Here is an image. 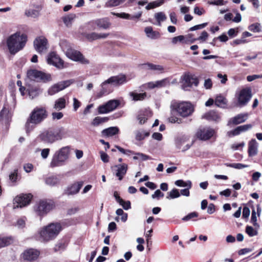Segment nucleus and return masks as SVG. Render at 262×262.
<instances>
[{
	"label": "nucleus",
	"mask_w": 262,
	"mask_h": 262,
	"mask_svg": "<svg viewBox=\"0 0 262 262\" xmlns=\"http://www.w3.org/2000/svg\"><path fill=\"white\" fill-rule=\"evenodd\" d=\"M31 194H22L15 197L13 200L14 208H21L28 205L32 199Z\"/></svg>",
	"instance_id": "15"
},
{
	"label": "nucleus",
	"mask_w": 262,
	"mask_h": 262,
	"mask_svg": "<svg viewBox=\"0 0 262 262\" xmlns=\"http://www.w3.org/2000/svg\"><path fill=\"white\" fill-rule=\"evenodd\" d=\"M27 40V35L16 32L9 36L6 40V45L11 54L14 55L21 50Z\"/></svg>",
	"instance_id": "3"
},
{
	"label": "nucleus",
	"mask_w": 262,
	"mask_h": 262,
	"mask_svg": "<svg viewBox=\"0 0 262 262\" xmlns=\"http://www.w3.org/2000/svg\"><path fill=\"white\" fill-rule=\"evenodd\" d=\"M63 116V114L61 112H53L52 113V117L53 120H60Z\"/></svg>",
	"instance_id": "62"
},
{
	"label": "nucleus",
	"mask_w": 262,
	"mask_h": 262,
	"mask_svg": "<svg viewBox=\"0 0 262 262\" xmlns=\"http://www.w3.org/2000/svg\"><path fill=\"white\" fill-rule=\"evenodd\" d=\"M41 90L39 88L37 87L33 88L29 90V97L32 99L38 96Z\"/></svg>",
	"instance_id": "43"
},
{
	"label": "nucleus",
	"mask_w": 262,
	"mask_h": 262,
	"mask_svg": "<svg viewBox=\"0 0 262 262\" xmlns=\"http://www.w3.org/2000/svg\"><path fill=\"white\" fill-rule=\"evenodd\" d=\"M164 2V0H156L151 2L147 4L145 7V9L147 10H149L150 9L156 8L162 5Z\"/></svg>",
	"instance_id": "33"
},
{
	"label": "nucleus",
	"mask_w": 262,
	"mask_h": 262,
	"mask_svg": "<svg viewBox=\"0 0 262 262\" xmlns=\"http://www.w3.org/2000/svg\"><path fill=\"white\" fill-rule=\"evenodd\" d=\"M39 254L40 252L38 250L34 249H29L24 252L23 258L24 260L31 261L37 259Z\"/></svg>",
	"instance_id": "21"
},
{
	"label": "nucleus",
	"mask_w": 262,
	"mask_h": 262,
	"mask_svg": "<svg viewBox=\"0 0 262 262\" xmlns=\"http://www.w3.org/2000/svg\"><path fill=\"white\" fill-rule=\"evenodd\" d=\"M171 116L168 121L172 123L181 122V119L173 115L174 112H177L181 117L185 118L192 114L194 112L193 105L188 102H173L170 105Z\"/></svg>",
	"instance_id": "1"
},
{
	"label": "nucleus",
	"mask_w": 262,
	"mask_h": 262,
	"mask_svg": "<svg viewBox=\"0 0 262 262\" xmlns=\"http://www.w3.org/2000/svg\"><path fill=\"white\" fill-rule=\"evenodd\" d=\"M99 154L100 155V158L101 160L104 162V163H107L109 161V156L107 154L104 152L103 151H100Z\"/></svg>",
	"instance_id": "60"
},
{
	"label": "nucleus",
	"mask_w": 262,
	"mask_h": 262,
	"mask_svg": "<svg viewBox=\"0 0 262 262\" xmlns=\"http://www.w3.org/2000/svg\"><path fill=\"white\" fill-rule=\"evenodd\" d=\"M26 15L29 17H37L39 15V11L36 9H29L26 11Z\"/></svg>",
	"instance_id": "50"
},
{
	"label": "nucleus",
	"mask_w": 262,
	"mask_h": 262,
	"mask_svg": "<svg viewBox=\"0 0 262 262\" xmlns=\"http://www.w3.org/2000/svg\"><path fill=\"white\" fill-rule=\"evenodd\" d=\"M89 25L93 27V29H95L94 26H97L99 28L106 30L110 27L111 23L110 22L108 18H103L92 21L89 23Z\"/></svg>",
	"instance_id": "19"
},
{
	"label": "nucleus",
	"mask_w": 262,
	"mask_h": 262,
	"mask_svg": "<svg viewBox=\"0 0 262 262\" xmlns=\"http://www.w3.org/2000/svg\"><path fill=\"white\" fill-rule=\"evenodd\" d=\"M226 99L222 96L216 97L215 100V104L219 107H224L226 104Z\"/></svg>",
	"instance_id": "42"
},
{
	"label": "nucleus",
	"mask_w": 262,
	"mask_h": 262,
	"mask_svg": "<svg viewBox=\"0 0 262 262\" xmlns=\"http://www.w3.org/2000/svg\"><path fill=\"white\" fill-rule=\"evenodd\" d=\"M54 207L51 200H40L34 206V210L39 216H43L50 211Z\"/></svg>",
	"instance_id": "7"
},
{
	"label": "nucleus",
	"mask_w": 262,
	"mask_h": 262,
	"mask_svg": "<svg viewBox=\"0 0 262 262\" xmlns=\"http://www.w3.org/2000/svg\"><path fill=\"white\" fill-rule=\"evenodd\" d=\"M126 81V77L124 75H120L112 76L102 82V86H105L106 84H111L118 85L123 84Z\"/></svg>",
	"instance_id": "20"
},
{
	"label": "nucleus",
	"mask_w": 262,
	"mask_h": 262,
	"mask_svg": "<svg viewBox=\"0 0 262 262\" xmlns=\"http://www.w3.org/2000/svg\"><path fill=\"white\" fill-rule=\"evenodd\" d=\"M133 159L135 160L146 161L151 159V158L148 156L143 153L137 152L135 153V156L133 157Z\"/></svg>",
	"instance_id": "44"
},
{
	"label": "nucleus",
	"mask_w": 262,
	"mask_h": 262,
	"mask_svg": "<svg viewBox=\"0 0 262 262\" xmlns=\"http://www.w3.org/2000/svg\"><path fill=\"white\" fill-rule=\"evenodd\" d=\"M83 184L82 181H80L72 184L67 188L66 192V194L69 195L77 193L82 186Z\"/></svg>",
	"instance_id": "24"
},
{
	"label": "nucleus",
	"mask_w": 262,
	"mask_h": 262,
	"mask_svg": "<svg viewBox=\"0 0 262 262\" xmlns=\"http://www.w3.org/2000/svg\"><path fill=\"white\" fill-rule=\"evenodd\" d=\"M110 33H97V32H92L90 33H88L85 34V38L90 41H92L95 40L100 39H105L107 38Z\"/></svg>",
	"instance_id": "22"
},
{
	"label": "nucleus",
	"mask_w": 262,
	"mask_h": 262,
	"mask_svg": "<svg viewBox=\"0 0 262 262\" xmlns=\"http://www.w3.org/2000/svg\"><path fill=\"white\" fill-rule=\"evenodd\" d=\"M175 184L179 187H187L188 189H190L192 186V184L190 181L184 182L182 180L176 181L175 182Z\"/></svg>",
	"instance_id": "46"
},
{
	"label": "nucleus",
	"mask_w": 262,
	"mask_h": 262,
	"mask_svg": "<svg viewBox=\"0 0 262 262\" xmlns=\"http://www.w3.org/2000/svg\"><path fill=\"white\" fill-rule=\"evenodd\" d=\"M26 217L24 216L18 219L15 224V227L19 229L24 228L26 226Z\"/></svg>",
	"instance_id": "47"
},
{
	"label": "nucleus",
	"mask_w": 262,
	"mask_h": 262,
	"mask_svg": "<svg viewBox=\"0 0 262 262\" xmlns=\"http://www.w3.org/2000/svg\"><path fill=\"white\" fill-rule=\"evenodd\" d=\"M119 132V128L117 127H111L102 130L103 135L107 136H112Z\"/></svg>",
	"instance_id": "32"
},
{
	"label": "nucleus",
	"mask_w": 262,
	"mask_h": 262,
	"mask_svg": "<svg viewBox=\"0 0 262 262\" xmlns=\"http://www.w3.org/2000/svg\"><path fill=\"white\" fill-rule=\"evenodd\" d=\"M215 133L214 130L210 128H203L198 130L196 137L202 140H207L212 137Z\"/></svg>",
	"instance_id": "18"
},
{
	"label": "nucleus",
	"mask_w": 262,
	"mask_h": 262,
	"mask_svg": "<svg viewBox=\"0 0 262 262\" xmlns=\"http://www.w3.org/2000/svg\"><path fill=\"white\" fill-rule=\"evenodd\" d=\"M251 221L254 226H258L257 223L256 213L255 210H252Z\"/></svg>",
	"instance_id": "63"
},
{
	"label": "nucleus",
	"mask_w": 262,
	"mask_h": 262,
	"mask_svg": "<svg viewBox=\"0 0 262 262\" xmlns=\"http://www.w3.org/2000/svg\"><path fill=\"white\" fill-rule=\"evenodd\" d=\"M13 242L12 237H0V248L8 246Z\"/></svg>",
	"instance_id": "34"
},
{
	"label": "nucleus",
	"mask_w": 262,
	"mask_h": 262,
	"mask_svg": "<svg viewBox=\"0 0 262 262\" xmlns=\"http://www.w3.org/2000/svg\"><path fill=\"white\" fill-rule=\"evenodd\" d=\"M70 147L66 146L57 150L54 154L50 165L51 167H58L67 161L70 156Z\"/></svg>",
	"instance_id": "6"
},
{
	"label": "nucleus",
	"mask_w": 262,
	"mask_h": 262,
	"mask_svg": "<svg viewBox=\"0 0 262 262\" xmlns=\"http://www.w3.org/2000/svg\"><path fill=\"white\" fill-rule=\"evenodd\" d=\"M66 101L63 97L57 99L54 105V108L57 111H60L66 107Z\"/></svg>",
	"instance_id": "29"
},
{
	"label": "nucleus",
	"mask_w": 262,
	"mask_h": 262,
	"mask_svg": "<svg viewBox=\"0 0 262 262\" xmlns=\"http://www.w3.org/2000/svg\"><path fill=\"white\" fill-rule=\"evenodd\" d=\"M248 116V113L238 114L232 118L229 123H232L234 124H238L243 123L247 120Z\"/></svg>",
	"instance_id": "26"
},
{
	"label": "nucleus",
	"mask_w": 262,
	"mask_h": 262,
	"mask_svg": "<svg viewBox=\"0 0 262 262\" xmlns=\"http://www.w3.org/2000/svg\"><path fill=\"white\" fill-rule=\"evenodd\" d=\"M69 59L75 61L80 62L82 64H89V61L85 58L83 55L78 51L74 49L69 51L66 55Z\"/></svg>",
	"instance_id": "16"
},
{
	"label": "nucleus",
	"mask_w": 262,
	"mask_h": 262,
	"mask_svg": "<svg viewBox=\"0 0 262 262\" xmlns=\"http://www.w3.org/2000/svg\"><path fill=\"white\" fill-rule=\"evenodd\" d=\"M129 95L132 97L134 101L143 100L146 97V93L138 94L135 92H130Z\"/></svg>",
	"instance_id": "38"
},
{
	"label": "nucleus",
	"mask_w": 262,
	"mask_h": 262,
	"mask_svg": "<svg viewBox=\"0 0 262 262\" xmlns=\"http://www.w3.org/2000/svg\"><path fill=\"white\" fill-rule=\"evenodd\" d=\"M124 1L125 0H108L106 2L105 6L107 8L116 7L122 4Z\"/></svg>",
	"instance_id": "41"
},
{
	"label": "nucleus",
	"mask_w": 262,
	"mask_h": 262,
	"mask_svg": "<svg viewBox=\"0 0 262 262\" xmlns=\"http://www.w3.org/2000/svg\"><path fill=\"white\" fill-rule=\"evenodd\" d=\"M203 118L209 121H219L220 116L214 111H210L203 116Z\"/></svg>",
	"instance_id": "28"
},
{
	"label": "nucleus",
	"mask_w": 262,
	"mask_h": 262,
	"mask_svg": "<svg viewBox=\"0 0 262 262\" xmlns=\"http://www.w3.org/2000/svg\"><path fill=\"white\" fill-rule=\"evenodd\" d=\"M120 103L118 100L113 99L107 102L105 104L101 105L98 107L99 114H106L115 110Z\"/></svg>",
	"instance_id": "13"
},
{
	"label": "nucleus",
	"mask_w": 262,
	"mask_h": 262,
	"mask_svg": "<svg viewBox=\"0 0 262 262\" xmlns=\"http://www.w3.org/2000/svg\"><path fill=\"white\" fill-rule=\"evenodd\" d=\"M152 115L151 112L147 109L140 111L137 116V119L139 121L140 124H143L146 122L148 118Z\"/></svg>",
	"instance_id": "23"
},
{
	"label": "nucleus",
	"mask_w": 262,
	"mask_h": 262,
	"mask_svg": "<svg viewBox=\"0 0 262 262\" xmlns=\"http://www.w3.org/2000/svg\"><path fill=\"white\" fill-rule=\"evenodd\" d=\"M48 40L42 36L37 37L34 41V47L35 50L40 54L45 53L48 48Z\"/></svg>",
	"instance_id": "12"
},
{
	"label": "nucleus",
	"mask_w": 262,
	"mask_h": 262,
	"mask_svg": "<svg viewBox=\"0 0 262 262\" xmlns=\"http://www.w3.org/2000/svg\"><path fill=\"white\" fill-rule=\"evenodd\" d=\"M107 120L108 118L106 117H97L94 119L92 124L94 126L98 125L101 123L107 121Z\"/></svg>",
	"instance_id": "51"
},
{
	"label": "nucleus",
	"mask_w": 262,
	"mask_h": 262,
	"mask_svg": "<svg viewBox=\"0 0 262 262\" xmlns=\"http://www.w3.org/2000/svg\"><path fill=\"white\" fill-rule=\"evenodd\" d=\"M226 165L228 167H233L236 169H242L248 167V165L241 163L226 164Z\"/></svg>",
	"instance_id": "57"
},
{
	"label": "nucleus",
	"mask_w": 262,
	"mask_h": 262,
	"mask_svg": "<svg viewBox=\"0 0 262 262\" xmlns=\"http://www.w3.org/2000/svg\"><path fill=\"white\" fill-rule=\"evenodd\" d=\"M47 61L49 64L53 65L58 69H62L65 67L64 61L55 52L48 54Z\"/></svg>",
	"instance_id": "11"
},
{
	"label": "nucleus",
	"mask_w": 262,
	"mask_h": 262,
	"mask_svg": "<svg viewBox=\"0 0 262 262\" xmlns=\"http://www.w3.org/2000/svg\"><path fill=\"white\" fill-rule=\"evenodd\" d=\"M76 17V15L74 14H69L65 16L62 17V20L64 25L67 27H70L72 26V22Z\"/></svg>",
	"instance_id": "30"
},
{
	"label": "nucleus",
	"mask_w": 262,
	"mask_h": 262,
	"mask_svg": "<svg viewBox=\"0 0 262 262\" xmlns=\"http://www.w3.org/2000/svg\"><path fill=\"white\" fill-rule=\"evenodd\" d=\"M154 16L158 22V25L159 26L161 25V22L165 20L167 18L164 13L162 12L155 13Z\"/></svg>",
	"instance_id": "39"
},
{
	"label": "nucleus",
	"mask_w": 262,
	"mask_h": 262,
	"mask_svg": "<svg viewBox=\"0 0 262 262\" xmlns=\"http://www.w3.org/2000/svg\"><path fill=\"white\" fill-rule=\"evenodd\" d=\"M198 216V213L195 212H193L189 213L187 215L185 216L182 218V221H188L194 217H196Z\"/></svg>",
	"instance_id": "56"
},
{
	"label": "nucleus",
	"mask_w": 262,
	"mask_h": 262,
	"mask_svg": "<svg viewBox=\"0 0 262 262\" xmlns=\"http://www.w3.org/2000/svg\"><path fill=\"white\" fill-rule=\"evenodd\" d=\"M10 117L9 111L7 108V105L4 104V106L0 112V120L7 121Z\"/></svg>",
	"instance_id": "35"
},
{
	"label": "nucleus",
	"mask_w": 262,
	"mask_h": 262,
	"mask_svg": "<svg viewBox=\"0 0 262 262\" xmlns=\"http://www.w3.org/2000/svg\"><path fill=\"white\" fill-rule=\"evenodd\" d=\"M62 227L60 223H51L43 228L39 232L40 240L48 242L57 236Z\"/></svg>",
	"instance_id": "5"
},
{
	"label": "nucleus",
	"mask_w": 262,
	"mask_h": 262,
	"mask_svg": "<svg viewBox=\"0 0 262 262\" xmlns=\"http://www.w3.org/2000/svg\"><path fill=\"white\" fill-rule=\"evenodd\" d=\"M70 136V131L67 128L60 126L53 129H48L42 132L38 138L42 142L53 144L57 141L61 140Z\"/></svg>",
	"instance_id": "2"
},
{
	"label": "nucleus",
	"mask_w": 262,
	"mask_h": 262,
	"mask_svg": "<svg viewBox=\"0 0 262 262\" xmlns=\"http://www.w3.org/2000/svg\"><path fill=\"white\" fill-rule=\"evenodd\" d=\"M212 81L210 78H207L205 80L204 86L206 89H211L212 86Z\"/></svg>",
	"instance_id": "61"
},
{
	"label": "nucleus",
	"mask_w": 262,
	"mask_h": 262,
	"mask_svg": "<svg viewBox=\"0 0 262 262\" xmlns=\"http://www.w3.org/2000/svg\"><path fill=\"white\" fill-rule=\"evenodd\" d=\"M18 178V170L14 169L9 174V179L12 182H16Z\"/></svg>",
	"instance_id": "54"
},
{
	"label": "nucleus",
	"mask_w": 262,
	"mask_h": 262,
	"mask_svg": "<svg viewBox=\"0 0 262 262\" xmlns=\"http://www.w3.org/2000/svg\"><path fill=\"white\" fill-rule=\"evenodd\" d=\"M120 202L119 204L121 205L125 210H128L130 208V202L129 201H124L123 200H119Z\"/></svg>",
	"instance_id": "59"
},
{
	"label": "nucleus",
	"mask_w": 262,
	"mask_h": 262,
	"mask_svg": "<svg viewBox=\"0 0 262 262\" xmlns=\"http://www.w3.org/2000/svg\"><path fill=\"white\" fill-rule=\"evenodd\" d=\"M28 77L37 81H43L44 82L50 81L52 80L51 75L43 72L31 69L27 72Z\"/></svg>",
	"instance_id": "8"
},
{
	"label": "nucleus",
	"mask_w": 262,
	"mask_h": 262,
	"mask_svg": "<svg viewBox=\"0 0 262 262\" xmlns=\"http://www.w3.org/2000/svg\"><path fill=\"white\" fill-rule=\"evenodd\" d=\"M144 31L147 36L151 39L157 38L160 36L159 33L156 31H154L151 27H146Z\"/></svg>",
	"instance_id": "31"
},
{
	"label": "nucleus",
	"mask_w": 262,
	"mask_h": 262,
	"mask_svg": "<svg viewBox=\"0 0 262 262\" xmlns=\"http://www.w3.org/2000/svg\"><path fill=\"white\" fill-rule=\"evenodd\" d=\"M144 68L145 69L151 70L153 71H162L163 68L160 65L154 64L150 63H147L143 65Z\"/></svg>",
	"instance_id": "37"
},
{
	"label": "nucleus",
	"mask_w": 262,
	"mask_h": 262,
	"mask_svg": "<svg viewBox=\"0 0 262 262\" xmlns=\"http://www.w3.org/2000/svg\"><path fill=\"white\" fill-rule=\"evenodd\" d=\"M48 116V112L45 107H36L31 113L29 118L26 123V127L27 132H30L32 129L30 127L31 124H38L43 121Z\"/></svg>",
	"instance_id": "4"
},
{
	"label": "nucleus",
	"mask_w": 262,
	"mask_h": 262,
	"mask_svg": "<svg viewBox=\"0 0 262 262\" xmlns=\"http://www.w3.org/2000/svg\"><path fill=\"white\" fill-rule=\"evenodd\" d=\"M116 214L119 216H121V220L122 222H125L127 219V214L125 213L122 209H118L116 212Z\"/></svg>",
	"instance_id": "53"
},
{
	"label": "nucleus",
	"mask_w": 262,
	"mask_h": 262,
	"mask_svg": "<svg viewBox=\"0 0 262 262\" xmlns=\"http://www.w3.org/2000/svg\"><path fill=\"white\" fill-rule=\"evenodd\" d=\"M227 3V1H224V0H213L208 2V4L210 5L216 6H223L226 5Z\"/></svg>",
	"instance_id": "58"
},
{
	"label": "nucleus",
	"mask_w": 262,
	"mask_h": 262,
	"mask_svg": "<svg viewBox=\"0 0 262 262\" xmlns=\"http://www.w3.org/2000/svg\"><path fill=\"white\" fill-rule=\"evenodd\" d=\"M168 196H166V198L168 199H173L175 198H179L180 196V193L178 189H173L172 190L169 191L168 193Z\"/></svg>",
	"instance_id": "48"
},
{
	"label": "nucleus",
	"mask_w": 262,
	"mask_h": 262,
	"mask_svg": "<svg viewBox=\"0 0 262 262\" xmlns=\"http://www.w3.org/2000/svg\"><path fill=\"white\" fill-rule=\"evenodd\" d=\"M248 154L249 156L252 157L257 153L258 143L255 139H252L249 142Z\"/></svg>",
	"instance_id": "27"
},
{
	"label": "nucleus",
	"mask_w": 262,
	"mask_h": 262,
	"mask_svg": "<svg viewBox=\"0 0 262 262\" xmlns=\"http://www.w3.org/2000/svg\"><path fill=\"white\" fill-rule=\"evenodd\" d=\"M59 45L66 55L69 51L72 49L71 44L66 40H61L60 42Z\"/></svg>",
	"instance_id": "36"
},
{
	"label": "nucleus",
	"mask_w": 262,
	"mask_h": 262,
	"mask_svg": "<svg viewBox=\"0 0 262 262\" xmlns=\"http://www.w3.org/2000/svg\"><path fill=\"white\" fill-rule=\"evenodd\" d=\"M59 182V180L56 177L51 176L47 178L46 180V183L50 186H55Z\"/></svg>",
	"instance_id": "45"
},
{
	"label": "nucleus",
	"mask_w": 262,
	"mask_h": 262,
	"mask_svg": "<svg viewBox=\"0 0 262 262\" xmlns=\"http://www.w3.org/2000/svg\"><path fill=\"white\" fill-rule=\"evenodd\" d=\"M185 42H186L185 37L183 35H179L172 39V43L174 45L177 44L178 42L184 43Z\"/></svg>",
	"instance_id": "55"
},
{
	"label": "nucleus",
	"mask_w": 262,
	"mask_h": 262,
	"mask_svg": "<svg viewBox=\"0 0 262 262\" xmlns=\"http://www.w3.org/2000/svg\"><path fill=\"white\" fill-rule=\"evenodd\" d=\"M112 171L115 172V175L121 181L126 173L128 165L125 163L116 165L111 167Z\"/></svg>",
	"instance_id": "17"
},
{
	"label": "nucleus",
	"mask_w": 262,
	"mask_h": 262,
	"mask_svg": "<svg viewBox=\"0 0 262 262\" xmlns=\"http://www.w3.org/2000/svg\"><path fill=\"white\" fill-rule=\"evenodd\" d=\"M199 80L196 77L190 73L185 74L182 77V89L187 90L188 88L191 87L193 85L198 86Z\"/></svg>",
	"instance_id": "10"
},
{
	"label": "nucleus",
	"mask_w": 262,
	"mask_h": 262,
	"mask_svg": "<svg viewBox=\"0 0 262 262\" xmlns=\"http://www.w3.org/2000/svg\"><path fill=\"white\" fill-rule=\"evenodd\" d=\"M245 232L250 237L257 235L258 234L257 231L250 226H246Z\"/></svg>",
	"instance_id": "49"
},
{
	"label": "nucleus",
	"mask_w": 262,
	"mask_h": 262,
	"mask_svg": "<svg viewBox=\"0 0 262 262\" xmlns=\"http://www.w3.org/2000/svg\"><path fill=\"white\" fill-rule=\"evenodd\" d=\"M248 29L250 31L253 32H260L261 30L260 24L255 23L249 26Z\"/></svg>",
	"instance_id": "52"
},
{
	"label": "nucleus",
	"mask_w": 262,
	"mask_h": 262,
	"mask_svg": "<svg viewBox=\"0 0 262 262\" xmlns=\"http://www.w3.org/2000/svg\"><path fill=\"white\" fill-rule=\"evenodd\" d=\"M74 82L73 79L67 80L58 82L52 85L48 90L49 95H53L69 87Z\"/></svg>",
	"instance_id": "9"
},
{
	"label": "nucleus",
	"mask_w": 262,
	"mask_h": 262,
	"mask_svg": "<svg viewBox=\"0 0 262 262\" xmlns=\"http://www.w3.org/2000/svg\"><path fill=\"white\" fill-rule=\"evenodd\" d=\"M252 97L251 91L250 89L242 90L237 96V105L243 106L247 104Z\"/></svg>",
	"instance_id": "14"
},
{
	"label": "nucleus",
	"mask_w": 262,
	"mask_h": 262,
	"mask_svg": "<svg viewBox=\"0 0 262 262\" xmlns=\"http://www.w3.org/2000/svg\"><path fill=\"white\" fill-rule=\"evenodd\" d=\"M251 128L252 125L251 124H245L238 126V129L239 130L241 133L246 132Z\"/></svg>",
	"instance_id": "64"
},
{
	"label": "nucleus",
	"mask_w": 262,
	"mask_h": 262,
	"mask_svg": "<svg viewBox=\"0 0 262 262\" xmlns=\"http://www.w3.org/2000/svg\"><path fill=\"white\" fill-rule=\"evenodd\" d=\"M169 84V81L167 78H165L161 80L156 81L155 82H150L148 83V87L150 89L155 88L165 87Z\"/></svg>",
	"instance_id": "25"
},
{
	"label": "nucleus",
	"mask_w": 262,
	"mask_h": 262,
	"mask_svg": "<svg viewBox=\"0 0 262 262\" xmlns=\"http://www.w3.org/2000/svg\"><path fill=\"white\" fill-rule=\"evenodd\" d=\"M135 135L136 139L138 141H141L146 137H148L149 135V133L144 130H137L135 132Z\"/></svg>",
	"instance_id": "40"
}]
</instances>
